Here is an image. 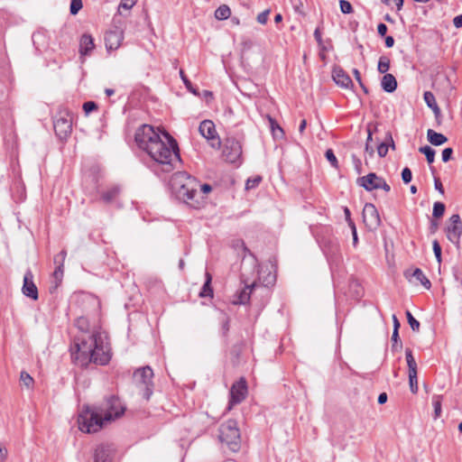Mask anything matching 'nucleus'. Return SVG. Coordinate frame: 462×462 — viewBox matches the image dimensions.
<instances>
[{"mask_svg":"<svg viewBox=\"0 0 462 462\" xmlns=\"http://www.w3.org/2000/svg\"><path fill=\"white\" fill-rule=\"evenodd\" d=\"M161 133L162 135L152 125L144 124L136 130L134 140L154 164L161 166L162 171L170 172L174 163L180 161V149L177 141L168 132Z\"/></svg>","mask_w":462,"mask_h":462,"instance_id":"nucleus-1","label":"nucleus"},{"mask_svg":"<svg viewBox=\"0 0 462 462\" xmlns=\"http://www.w3.org/2000/svg\"><path fill=\"white\" fill-rule=\"evenodd\" d=\"M170 184L178 199L192 208L199 207V182L186 171L172 174Z\"/></svg>","mask_w":462,"mask_h":462,"instance_id":"nucleus-2","label":"nucleus"},{"mask_svg":"<svg viewBox=\"0 0 462 462\" xmlns=\"http://www.w3.org/2000/svg\"><path fill=\"white\" fill-rule=\"evenodd\" d=\"M79 428L81 431L87 433H95L100 430L105 425L106 420L100 408L85 407L78 419Z\"/></svg>","mask_w":462,"mask_h":462,"instance_id":"nucleus-3","label":"nucleus"},{"mask_svg":"<svg viewBox=\"0 0 462 462\" xmlns=\"http://www.w3.org/2000/svg\"><path fill=\"white\" fill-rule=\"evenodd\" d=\"M75 344V351L71 352V359L77 365L86 368L92 362V347L97 344V338L93 334L88 336V338H79Z\"/></svg>","mask_w":462,"mask_h":462,"instance_id":"nucleus-4","label":"nucleus"},{"mask_svg":"<svg viewBox=\"0 0 462 462\" xmlns=\"http://www.w3.org/2000/svg\"><path fill=\"white\" fill-rule=\"evenodd\" d=\"M218 439L221 443L226 444L228 448L234 452L240 448V431L237 422L234 420H228L219 426Z\"/></svg>","mask_w":462,"mask_h":462,"instance_id":"nucleus-5","label":"nucleus"},{"mask_svg":"<svg viewBox=\"0 0 462 462\" xmlns=\"http://www.w3.org/2000/svg\"><path fill=\"white\" fill-rule=\"evenodd\" d=\"M153 371L151 366L146 365L138 368L134 373V379L135 383L143 391V398L146 401L150 400L153 393Z\"/></svg>","mask_w":462,"mask_h":462,"instance_id":"nucleus-6","label":"nucleus"},{"mask_svg":"<svg viewBox=\"0 0 462 462\" xmlns=\"http://www.w3.org/2000/svg\"><path fill=\"white\" fill-rule=\"evenodd\" d=\"M97 338V344L92 347V362L97 365H106L112 357L111 348L108 343H105L101 333H93Z\"/></svg>","mask_w":462,"mask_h":462,"instance_id":"nucleus-7","label":"nucleus"},{"mask_svg":"<svg viewBox=\"0 0 462 462\" xmlns=\"http://www.w3.org/2000/svg\"><path fill=\"white\" fill-rule=\"evenodd\" d=\"M100 410L105 415V420L110 422L115 419L122 416L125 408L123 406L120 399L117 396L110 395L106 398L102 407H100Z\"/></svg>","mask_w":462,"mask_h":462,"instance_id":"nucleus-8","label":"nucleus"},{"mask_svg":"<svg viewBox=\"0 0 462 462\" xmlns=\"http://www.w3.org/2000/svg\"><path fill=\"white\" fill-rule=\"evenodd\" d=\"M53 128L56 135L60 139H67L72 131V121L68 112H59L53 119Z\"/></svg>","mask_w":462,"mask_h":462,"instance_id":"nucleus-9","label":"nucleus"},{"mask_svg":"<svg viewBox=\"0 0 462 462\" xmlns=\"http://www.w3.org/2000/svg\"><path fill=\"white\" fill-rule=\"evenodd\" d=\"M447 238L456 245L460 247V238L462 236V219L458 214H453L445 228Z\"/></svg>","mask_w":462,"mask_h":462,"instance_id":"nucleus-10","label":"nucleus"},{"mask_svg":"<svg viewBox=\"0 0 462 462\" xmlns=\"http://www.w3.org/2000/svg\"><path fill=\"white\" fill-rule=\"evenodd\" d=\"M320 247L328 259L337 261L340 257V245L337 237L333 236H323L319 240Z\"/></svg>","mask_w":462,"mask_h":462,"instance_id":"nucleus-11","label":"nucleus"},{"mask_svg":"<svg viewBox=\"0 0 462 462\" xmlns=\"http://www.w3.org/2000/svg\"><path fill=\"white\" fill-rule=\"evenodd\" d=\"M242 155V145L234 137H227L224 141L223 156L231 163L236 162Z\"/></svg>","mask_w":462,"mask_h":462,"instance_id":"nucleus-12","label":"nucleus"},{"mask_svg":"<svg viewBox=\"0 0 462 462\" xmlns=\"http://www.w3.org/2000/svg\"><path fill=\"white\" fill-rule=\"evenodd\" d=\"M199 134L210 142V146L213 148H219L221 141L217 135L215 124L211 120H203L199 126Z\"/></svg>","mask_w":462,"mask_h":462,"instance_id":"nucleus-13","label":"nucleus"},{"mask_svg":"<svg viewBox=\"0 0 462 462\" xmlns=\"http://www.w3.org/2000/svg\"><path fill=\"white\" fill-rule=\"evenodd\" d=\"M247 395V383L244 377L236 381L230 389L229 407L241 403Z\"/></svg>","mask_w":462,"mask_h":462,"instance_id":"nucleus-14","label":"nucleus"},{"mask_svg":"<svg viewBox=\"0 0 462 462\" xmlns=\"http://www.w3.org/2000/svg\"><path fill=\"white\" fill-rule=\"evenodd\" d=\"M364 223L370 230L377 229L381 224L379 212L372 203H366L363 209Z\"/></svg>","mask_w":462,"mask_h":462,"instance_id":"nucleus-15","label":"nucleus"},{"mask_svg":"<svg viewBox=\"0 0 462 462\" xmlns=\"http://www.w3.org/2000/svg\"><path fill=\"white\" fill-rule=\"evenodd\" d=\"M122 188L120 185L114 184L107 186L105 189L97 190L98 198L94 199L95 201H99L105 205H111L116 203L120 195Z\"/></svg>","mask_w":462,"mask_h":462,"instance_id":"nucleus-16","label":"nucleus"},{"mask_svg":"<svg viewBox=\"0 0 462 462\" xmlns=\"http://www.w3.org/2000/svg\"><path fill=\"white\" fill-rule=\"evenodd\" d=\"M23 293L34 300H38V289L33 282V274L31 270H27L23 276Z\"/></svg>","mask_w":462,"mask_h":462,"instance_id":"nucleus-17","label":"nucleus"},{"mask_svg":"<svg viewBox=\"0 0 462 462\" xmlns=\"http://www.w3.org/2000/svg\"><path fill=\"white\" fill-rule=\"evenodd\" d=\"M382 177L374 172H370L365 176L357 179V184L367 191L378 189L381 183Z\"/></svg>","mask_w":462,"mask_h":462,"instance_id":"nucleus-18","label":"nucleus"},{"mask_svg":"<svg viewBox=\"0 0 462 462\" xmlns=\"http://www.w3.org/2000/svg\"><path fill=\"white\" fill-rule=\"evenodd\" d=\"M124 39L123 32L118 30L109 31L105 34V43L107 51L116 50Z\"/></svg>","mask_w":462,"mask_h":462,"instance_id":"nucleus-19","label":"nucleus"},{"mask_svg":"<svg viewBox=\"0 0 462 462\" xmlns=\"http://www.w3.org/2000/svg\"><path fill=\"white\" fill-rule=\"evenodd\" d=\"M332 78L335 83L341 88H349L353 87V81L348 74L340 67L334 68Z\"/></svg>","mask_w":462,"mask_h":462,"instance_id":"nucleus-20","label":"nucleus"},{"mask_svg":"<svg viewBox=\"0 0 462 462\" xmlns=\"http://www.w3.org/2000/svg\"><path fill=\"white\" fill-rule=\"evenodd\" d=\"M112 451L108 445L97 446L94 453V462H112Z\"/></svg>","mask_w":462,"mask_h":462,"instance_id":"nucleus-21","label":"nucleus"},{"mask_svg":"<svg viewBox=\"0 0 462 462\" xmlns=\"http://www.w3.org/2000/svg\"><path fill=\"white\" fill-rule=\"evenodd\" d=\"M95 48L94 39L88 33H84L79 41V53L81 56L89 55Z\"/></svg>","mask_w":462,"mask_h":462,"instance_id":"nucleus-22","label":"nucleus"},{"mask_svg":"<svg viewBox=\"0 0 462 462\" xmlns=\"http://www.w3.org/2000/svg\"><path fill=\"white\" fill-rule=\"evenodd\" d=\"M230 323L231 319L226 313H222V317L220 319V328L219 334L223 339L224 346L226 347L228 346V337L230 331Z\"/></svg>","mask_w":462,"mask_h":462,"instance_id":"nucleus-23","label":"nucleus"},{"mask_svg":"<svg viewBox=\"0 0 462 462\" xmlns=\"http://www.w3.org/2000/svg\"><path fill=\"white\" fill-rule=\"evenodd\" d=\"M404 275L406 278H410V277L415 278L427 290L430 289V287H431L430 281L426 277V275L423 273V272L420 268H415L412 272L407 270L404 273Z\"/></svg>","mask_w":462,"mask_h":462,"instance_id":"nucleus-24","label":"nucleus"},{"mask_svg":"<svg viewBox=\"0 0 462 462\" xmlns=\"http://www.w3.org/2000/svg\"><path fill=\"white\" fill-rule=\"evenodd\" d=\"M382 88L387 93H393L397 88V80L393 74L386 73L381 80Z\"/></svg>","mask_w":462,"mask_h":462,"instance_id":"nucleus-25","label":"nucleus"},{"mask_svg":"<svg viewBox=\"0 0 462 462\" xmlns=\"http://www.w3.org/2000/svg\"><path fill=\"white\" fill-rule=\"evenodd\" d=\"M428 141L435 146H439L448 142V138L440 133H438L432 129L427 131Z\"/></svg>","mask_w":462,"mask_h":462,"instance_id":"nucleus-26","label":"nucleus"},{"mask_svg":"<svg viewBox=\"0 0 462 462\" xmlns=\"http://www.w3.org/2000/svg\"><path fill=\"white\" fill-rule=\"evenodd\" d=\"M205 277H206V280H205V282L199 293V296L200 298H207V297L213 298L214 291H213V288L211 286L212 275L208 272H206Z\"/></svg>","mask_w":462,"mask_h":462,"instance_id":"nucleus-27","label":"nucleus"},{"mask_svg":"<svg viewBox=\"0 0 462 462\" xmlns=\"http://www.w3.org/2000/svg\"><path fill=\"white\" fill-rule=\"evenodd\" d=\"M254 287V283L251 285H245V288L239 292L238 300H235V304H246L250 300V295Z\"/></svg>","mask_w":462,"mask_h":462,"instance_id":"nucleus-28","label":"nucleus"},{"mask_svg":"<svg viewBox=\"0 0 462 462\" xmlns=\"http://www.w3.org/2000/svg\"><path fill=\"white\" fill-rule=\"evenodd\" d=\"M423 97L427 106L431 108L436 115L439 113L440 109L436 102L434 95L430 91L424 92Z\"/></svg>","mask_w":462,"mask_h":462,"instance_id":"nucleus-29","label":"nucleus"},{"mask_svg":"<svg viewBox=\"0 0 462 462\" xmlns=\"http://www.w3.org/2000/svg\"><path fill=\"white\" fill-rule=\"evenodd\" d=\"M231 15V10L226 5H222L215 11V17L217 20H226Z\"/></svg>","mask_w":462,"mask_h":462,"instance_id":"nucleus-30","label":"nucleus"},{"mask_svg":"<svg viewBox=\"0 0 462 462\" xmlns=\"http://www.w3.org/2000/svg\"><path fill=\"white\" fill-rule=\"evenodd\" d=\"M271 131L274 137H282L284 135L283 129L279 125L277 121L268 116Z\"/></svg>","mask_w":462,"mask_h":462,"instance_id":"nucleus-31","label":"nucleus"},{"mask_svg":"<svg viewBox=\"0 0 462 462\" xmlns=\"http://www.w3.org/2000/svg\"><path fill=\"white\" fill-rule=\"evenodd\" d=\"M419 152L423 153L429 164H431L435 160V150L429 145L421 146Z\"/></svg>","mask_w":462,"mask_h":462,"instance_id":"nucleus-32","label":"nucleus"},{"mask_svg":"<svg viewBox=\"0 0 462 462\" xmlns=\"http://www.w3.org/2000/svg\"><path fill=\"white\" fill-rule=\"evenodd\" d=\"M405 358L408 365V372L417 371V364L413 357L412 351L410 348L405 350Z\"/></svg>","mask_w":462,"mask_h":462,"instance_id":"nucleus-33","label":"nucleus"},{"mask_svg":"<svg viewBox=\"0 0 462 462\" xmlns=\"http://www.w3.org/2000/svg\"><path fill=\"white\" fill-rule=\"evenodd\" d=\"M390 69V59L386 56H381L378 60L377 70L381 74H386Z\"/></svg>","mask_w":462,"mask_h":462,"instance_id":"nucleus-34","label":"nucleus"},{"mask_svg":"<svg viewBox=\"0 0 462 462\" xmlns=\"http://www.w3.org/2000/svg\"><path fill=\"white\" fill-rule=\"evenodd\" d=\"M409 374V385L410 390L412 393H417L418 392V376L417 371L408 372Z\"/></svg>","mask_w":462,"mask_h":462,"instance_id":"nucleus-35","label":"nucleus"},{"mask_svg":"<svg viewBox=\"0 0 462 462\" xmlns=\"http://www.w3.org/2000/svg\"><path fill=\"white\" fill-rule=\"evenodd\" d=\"M445 204L439 201H437L433 205L432 216L435 218L441 217L445 213Z\"/></svg>","mask_w":462,"mask_h":462,"instance_id":"nucleus-36","label":"nucleus"},{"mask_svg":"<svg viewBox=\"0 0 462 462\" xmlns=\"http://www.w3.org/2000/svg\"><path fill=\"white\" fill-rule=\"evenodd\" d=\"M441 400L442 395H434L433 396V407H434V418L438 419L441 415Z\"/></svg>","mask_w":462,"mask_h":462,"instance_id":"nucleus-37","label":"nucleus"},{"mask_svg":"<svg viewBox=\"0 0 462 462\" xmlns=\"http://www.w3.org/2000/svg\"><path fill=\"white\" fill-rule=\"evenodd\" d=\"M263 180V178L260 175H256L254 177L247 179L245 182V189H253L259 186L261 181Z\"/></svg>","mask_w":462,"mask_h":462,"instance_id":"nucleus-38","label":"nucleus"},{"mask_svg":"<svg viewBox=\"0 0 462 462\" xmlns=\"http://www.w3.org/2000/svg\"><path fill=\"white\" fill-rule=\"evenodd\" d=\"M407 321L412 331L418 332L420 330V322L412 316L410 310H406Z\"/></svg>","mask_w":462,"mask_h":462,"instance_id":"nucleus-39","label":"nucleus"},{"mask_svg":"<svg viewBox=\"0 0 462 462\" xmlns=\"http://www.w3.org/2000/svg\"><path fill=\"white\" fill-rule=\"evenodd\" d=\"M392 341H393V345H392L393 351H396L399 348L401 349L402 347V341L400 339V336H399V330H396V329L393 330Z\"/></svg>","mask_w":462,"mask_h":462,"instance_id":"nucleus-40","label":"nucleus"},{"mask_svg":"<svg viewBox=\"0 0 462 462\" xmlns=\"http://www.w3.org/2000/svg\"><path fill=\"white\" fill-rule=\"evenodd\" d=\"M326 159L330 162L331 166L335 169H338V161L332 149H328L325 152Z\"/></svg>","mask_w":462,"mask_h":462,"instance_id":"nucleus-41","label":"nucleus"},{"mask_svg":"<svg viewBox=\"0 0 462 462\" xmlns=\"http://www.w3.org/2000/svg\"><path fill=\"white\" fill-rule=\"evenodd\" d=\"M180 79L181 80L183 81L185 87L187 88V89L197 95V88H193L192 86V83L190 82V80L188 79V77L186 76V74L184 73L183 69H180Z\"/></svg>","mask_w":462,"mask_h":462,"instance_id":"nucleus-42","label":"nucleus"},{"mask_svg":"<svg viewBox=\"0 0 462 462\" xmlns=\"http://www.w3.org/2000/svg\"><path fill=\"white\" fill-rule=\"evenodd\" d=\"M340 11L345 14H352L354 9L350 2L346 0H339Z\"/></svg>","mask_w":462,"mask_h":462,"instance_id":"nucleus-43","label":"nucleus"},{"mask_svg":"<svg viewBox=\"0 0 462 462\" xmlns=\"http://www.w3.org/2000/svg\"><path fill=\"white\" fill-rule=\"evenodd\" d=\"M20 380L27 388H30L33 383V378L25 371L21 372Z\"/></svg>","mask_w":462,"mask_h":462,"instance_id":"nucleus-44","label":"nucleus"},{"mask_svg":"<svg viewBox=\"0 0 462 462\" xmlns=\"http://www.w3.org/2000/svg\"><path fill=\"white\" fill-rule=\"evenodd\" d=\"M432 249L436 257V260L440 264L442 261V254H441V246L438 240H434L432 242Z\"/></svg>","mask_w":462,"mask_h":462,"instance_id":"nucleus-45","label":"nucleus"},{"mask_svg":"<svg viewBox=\"0 0 462 462\" xmlns=\"http://www.w3.org/2000/svg\"><path fill=\"white\" fill-rule=\"evenodd\" d=\"M82 1L81 0H71L70 6H69V12L72 15L77 14L79 10L82 8Z\"/></svg>","mask_w":462,"mask_h":462,"instance_id":"nucleus-46","label":"nucleus"},{"mask_svg":"<svg viewBox=\"0 0 462 462\" xmlns=\"http://www.w3.org/2000/svg\"><path fill=\"white\" fill-rule=\"evenodd\" d=\"M136 3V0H121L119 6H118V12L120 14L122 9H125L126 11L130 10Z\"/></svg>","mask_w":462,"mask_h":462,"instance_id":"nucleus-47","label":"nucleus"},{"mask_svg":"<svg viewBox=\"0 0 462 462\" xmlns=\"http://www.w3.org/2000/svg\"><path fill=\"white\" fill-rule=\"evenodd\" d=\"M98 106L94 101H87L83 104V110L86 115L90 114L93 111L97 110Z\"/></svg>","mask_w":462,"mask_h":462,"instance_id":"nucleus-48","label":"nucleus"},{"mask_svg":"<svg viewBox=\"0 0 462 462\" xmlns=\"http://www.w3.org/2000/svg\"><path fill=\"white\" fill-rule=\"evenodd\" d=\"M402 180L405 184H408L412 180V172L410 168L405 167L402 171Z\"/></svg>","mask_w":462,"mask_h":462,"instance_id":"nucleus-49","label":"nucleus"},{"mask_svg":"<svg viewBox=\"0 0 462 462\" xmlns=\"http://www.w3.org/2000/svg\"><path fill=\"white\" fill-rule=\"evenodd\" d=\"M388 150H389L388 143H383L382 142L377 146V153H378L379 157H381V158L385 157L387 155Z\"/></svg>","mask_w":462,"mask_h":462,"instance_id":"nucleus-50","label":"nucleus"},{"mask_svg":"<svg viewBox=\"0 0 462 462\" xmlns=\"http://www.w3.org/2000/svg\"><path fill=\"white\" fill-rule=\"evenodd\" d=\"M76 326L81 330V331H87L88 328V322L86 318L80 317L76 320Z\"/></svg>","mask_w":462,"mask_h":462,"instance_id":"nucleus-51","label":"nucleus"},{"mask_svg":"<svg viewBox=\"0 0 462 462\" xmlns=\"http://www.w3.org/2000/svg\"><path fill=\"white\" fill-rule=\"evenodd\" d=\"M453 154V149L451 147H447L442 151V161L443 162H448L451 160Z\"/></svg>","mask_w":462,"mask_h":462,"instance_id":"nucleus-52","label":"nucleus"},{"mask_svg":"<svg viewBox=\"0 0 462 462\" xmlns=\"http://www.w3.org/2000/svg\"><path fill=\"white\" fill-rule=\"evenodd\" d=\"M269 14L270 9H266L263 12L260 13L256 18L257 22L261 24H265L267 23Z\"/></svg>","mask_w":462,"mask_h":462,"instance_id":"nucleus-53","label":"nucleus"},{"mask_svg":"<svg viewBox=\"0 0 462 462\" xmlns=\"http://www.w3.org/2000/svg\"><path fill=\"white\" fill-rule=\"evenodd\" d=\"M314 38L317 41L319 46L321 48V50L325 51L326 48L323 46V40H322V35H321V32H320L319 28H317L314 31Z\"/></svg>","mask_w":462,"mask_h":462,"instance_id":"nucleus-54","label":"nucleus"},{"mask_svg":"<svg viewBox=\"0 0 462 462\" xmlns=\"http://www.w3.org/2000/svg\"><path fill=\"white\" fill-rule=\"evenodd\" d=\"M383 143H388L389 148H392L393 150L395 149V143L393 139L392 133L390 131L386 132L384 141Z\"/></svg>","mask_w":462,"mask_h":462,"instance_id":"nucleus-55","label":"nucleus"},{"mask_svg":"<svg viewBox=\"0 0 462 462\" xmlns=\"http://www.w3.org/2000/svg\"><path fill=\"white\" fill-rule=\"evenodd\" d=\"M383 143H388L389 148H392L393 150L395 149V143L393 139L392 133L390 131L386 132L384 141Z\"/></svg>","mask_w":462,"mask_h":462,"instance_id":"nucleus-56","label":"nucleus"},{"mask_svg":"<svg viewBox=\"0 0 462 462\" xmlns=\"http://www.w3.org/2000/svg\"><path fill=\"white\" fill-rule=\"evenodd\" d=\"M387 30H388V28H387L385 23H380L377 25V32L382 37H385L386 36Z\"/></svg>","mask_w":462,"mask_h":462,"instance_id":"nucleus-57","label":"nucleus"},{"mask_svg":"<svg viewBox=\"0 0 462 462\" xmlns=\"http://www.w3.org/2000/svg\"><path fill=\"white\" fill-rule=\"evenodd\" d=\"M54 276L56 279H61L63 275V263H60L57 268L54 271Z\"/></svg>","mask_w":462,"mask_h":462,"instance_id":"nucleus-58","label":"nucleus"},{"mask_svg":"<svg viewBox=\"0 0 462 462\" xmlns=\"http://www.w3.org/2000/svg\"><path fill=\"white\" fill-rule=\"evenodd\" d=\"M352 160L357 173H361V160L357 158L356 155H352Z\"/></svg>","mask_w":462,"mask_h":462,"instance_id":"nucleus-59","label":"nucleus"},{"mask_svg":"<svg viewBox=\"0 0 462 462\" xmlns=\"http://www.w3.org/2000/svg\"><path fill=\"white\" fill-rule=\"evenodd\" d=\"M434 186L435 189L441 194H444V188L443 185L439 178L434 179Z\"/></svg>","mask_w":462,"mask_h":462,"instance_id":"nucleus-60","label":"nucleus"},{"mask_svg":"<svg viewBox=\"0 0 462 462\" xmlns=\"http://www.w3.org/2000/svg\"><path fill=\"white\" fill-rule=\"evenodd\" d=\"M199 189L200 190V192L204 193V194H207L208 192L211 191L212 188L209 184H200L199 183Z\"/></svg>","mask_w":462,"mask_h":462,"instance_id":"nucleus-61","label":"nucleus"},{"mask_svg":"<svg viewBox=\"0 0 462 462\" xmlns=\"http://www.w3.org/2000/svg\"><path fill=\"white\" fill-rule=\"evenodd\" d=\"M438 228H439V223H438V221H436V220H434V219H431V220H430V227H429L430 232L431 234H434V233L438 230Z\"/></svg>","mask_w":462,"mask_h":462,"instance_id":"nucleus-62","label":"nucleus"},{"mask_svg":"<svg viewBox=\"0 0 462 462\" xmlns=\"http://www.w3.org/2000/svg\"><path fill=\"white\" fill-rule=\"evenodd\" d=\"M453 24L456 28H461L462 27V14L460 15L456 16L453 19Z\"/></svg>","mask_w":462,"mask_h":462,"instance_id":"nucleus-63","label":"nucleus"},{"mask_svg":"<svg viewBox=\"0 0 462 462\" xmlns=\"http://www.w3.org/2000/svg\"><path fill=\"white\" fill-rule=\"evenodd\" d=\"M379 189H382L386 192H389L391 190L390 185L385 181V180L383 178H382V180H381Z\"/></svg>","mask_w":462,"mask_h":462,"instance_id":"nucleus-64","label":"nucleus"}]
</instances>
